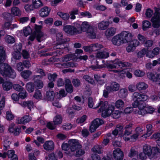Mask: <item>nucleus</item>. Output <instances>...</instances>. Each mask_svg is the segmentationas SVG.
<instances>
[{
  "label": "nucleus",
  "mask_w": 160,
  "mask_h": 160,
  "mask_svg": "<svg viewBox=\"0 0 160 160\" xmlns=\"http://www.w3.org/2000/svg\"><path fill=\"white\" fill-rule=\"evenodd\" d=\"M136 87L139 91H141L147 89L148 87V85L144 82H141L137 84Z\"/></svg>",
  "instance_id": "nucleus-29"
},
{
  "label": "nucleus",
  "mask_w": 160,
  "mask_h": 160,
  "mask_svg": "<svg viewBox=\"0 0 160 160\" xmlns=\"http://www.w3.org/2000/svg\"><path fill=\"white\" fill-rule=\"evenodd\" d=\"M72 55L67 54L63 58H62V60L63 62H68L72 59Z\"/></svg>",
  "instance_id": "nucleus-60"
},
{
  "label": "nucleus",
  "mask_w": 160,
  "mask_h": 160,
  "mask_svg": "<svg viewBox=\"0 0 160 160\" xmlns=\"http://www.w3.org/2000/svg\"><path fill=\"white\" fill-rule=\"evenodd\" d=\"M65 68H68L69 67H76L77 66L76 63L74 62H67L64 63V65Z\"/></svg>",
  "instance_id": "nucleus-38"
},
{
  "label": "nucleus",
  "mask_w": 160,
  "mask_h": 160,
  "mask_svg": "<svg viewBox=\"0 0 160 160\" xmlns=\"http://www.w3.org/2000/svg\"><path fill=\"white\" fill-rule=\"evenodd\" d=\"M143 151L146 154L148 157L150 156L152 154V148L150 146L145 145L143 146Z\"/></svg>",
  "instance_id": "nucleus-24"
},
{
  "label": "nucleus",
  "mask_w": 160,
  "mask_h": 160,
  "mask_svg": "<svg viewBox=\"0 0 160 160\" xmlns=\"http://www.w3.org/2000/svg\"><path fill=\"white\" fill-rule=\"evenodd\" d=\"M13 88L15 90L18 92L21 91L23 89V88L18 84L14 85L13 86Z\"/></svg>",
  "instance_id": "nucleus-63"
},
{
  "label": "nucleus",
  "mask_w": 160,
  "mask_h": 160,
  "mask_svg": "<svg viewBox=\"0 0 160 160\" xmlns=\"http://www.w3.org/2000/svg\"><path fill=\"white\" fill-rule=\"evenodd\" d=\"M153 43V42L152 40H148L145 41L143 44L144 46L145 47H147L148 49L149 47H151Z\"/></svg>",
  "instance_id": "nucleus-58"
},
{
  "label": "nucleus",
  "mask_w": 160,
  "mask_h": 160,
  "mask_svg": "<svg viewBox=\"0 0 160 160\" xmlns=\"http://www.w3.org/2000/svg\"><path fill=\"white\" fill-rule=\"evenodd\" d=\"M153 14V11L150 8H148L146 10L145 12V15L147 18H150L151 17Z\"/></svg>",
  "instance_id": "nucleus-61"
},
{
  "label": "nucleus",
  "mask_w": 160,
  "mask_h": 160,
  "mask_svg": "<svg viewBox=\"0 0 160 160\" xmlns=\"http://www.w3.org/2000/svg\"><path fill=\"white\" fill-rule=\"evenodd\" d=\"M2 86L4 90L8 91L12 88V85L11 82L6 81L3 83Z\"/></svg>",
  "instance_id": "nucleus-30"
},
{
  "label": "nucleus",
  "mask_w": 160,
  "mask_h": 160,
  "mask_svg": "<svg viewBox=\"0 0 160 160\" xmlns=\"http://www.w3.org/2000/svg\"><path fill=\"white\" fill-rule=\"evenodd\" d=\"M120 88L119 84L116 82H112L110 86H107L106 88L109 92L116 91L118 90Z\"/></svg>",
  "instance_id": "nucleus-12"
},
{
  "label": "nucleus",
  "mask_w": 160,
  "mask_h": 160,
  "mask_svg": "<svg viewBox=\"0 0 160 160\" xmlns=\"http://www.w3.org/2000/svg\"><path fill=\"white\" fill-rule=\"evenodd\" d=\"M132 124L131 123L126 125L124 128L125 131L123 135L128 136L131 134L132 132Z\"/></svg>",
  "instance_id": "nucleus-18"
},
{
  "label": "nucleus",
  "mask_w": 160,
  "mask_h": 160,
  "mask_svg": "<svg viewBox=\"0 0 160 160\" xmlns=\"http://www.w3.org/2000/svg\"><path fill=\"white\" fill-rule=\"evenodd\" d=\"M50 10V9L48 7L45 6L40 9L38 12V13L41 17H46L49 15Z\"/></svg>",
  "instance_id": "nucleus-13"
},
{
  "label": "nucleus",
  "mask_w": 160,
  "mask_h": 160,
  "mask_svg": "<svg viewBox=\"0 0 160 160\" xmlns=\"http://www.w3.org/2000/svg\"><path fill=\"white\" fill-rule=\"evenodd\" d=\"M120 33L114 36L112 39V43L115 45L119 46L123 44Z\"/></svg>",
  "instance_id": "nucleus-15"
},
{
  "label": "nucleus",
  "mask_w": 160,
  "mask_h": 160,
  "mask_svg": "<svg viewBox=\"0 0 160 160\" xmlns=\"http://www.w3.org/2000/svg\"><path fill=\"white\" fill-rule=\"evenodd\" d=\"M147 51V49L143 48L139 51L137 54L138 57L140 58L143 57L146 53Z\"/></svg>",
  "instance_id": "nucleus-49"
},
{
  "label": "nucleus",
  "mask_w": 160,
  "mask_h": 160,
  "mask_svg": "<svg viewBox=\"0 0 160 160\" xmlns=\"http://www.w3.org/2000/svg\"><path fill=\"white\" fill-rule=\"evenodd\" d=\"M116 31V28L114 27L108 28L105 31V34L107 37L112 36L115 34Z\"/></svg>",
  "instance_id": "nucleus-22"
},
{
  "label": "nucleus",
  "mask_w": 160,
  "mask_h": 160,
  "mask_svg": "<svg viewBox=\"0 0 160 160\" xmlns=\"http://www.w3.org/2000/svg\"><path fill=\"white\" fill-rule=\"evenodd\" d=\"M11 12L12 14L16 16H20L21 14V12L17 7H13L11 9Z\"/></svg>",
  "instance_id": "nucleus-36"
},
{
  "label": "nucleus",
  "mask_w": 160,
  "mask_h": 160,
  "mask_svg": "<svg viewBox=\"0 0 160 160\" xmlns=\"http://www.w3.org/2000/svg\"><path fill=\"white\" fill-rule=\"evenodd\" d=\"M6 42L12 44L15 42L14 38L10 35H8L5 38Z\"/></svg>",
  "instance_id": "nucleus-54"
},
{
  "label": "nucleus",
  "mask_w": 160,
  "mask_h": 160,
  "mask_svg": "<svg viewBox=\"0 0 160 160\" xmlns=\"http://www.w3.org/2000/svg\"><path fill=\"white\" fill-rule=\"evenodd\" d=\"M148 78L152 81L154 82H158L157 79V74L155 75L154 74L151 73H148L147 74Z\"/></svg>",
  "instance_id": "nucleus-44"
},
{
  "label": "nucleus",
  "mask_w": 160,
  "mask_h": 160,
  "mask_svg": "<svg viewBox=\"0 0 160 160\" xmlns=\"http://www.w3.org/2000/svg\"><path fill=\"white\" fill-rule=\"evenodd\" d=\"M32 3L34 8L37 9L43 6L40 0H32Z\"/></svg>",
  "instance_id": "nucleus-32"
},
{
  "label": "nucleus",
  "mask_w": 160,
  "mask_h": 160,
  "mask_svg": "<svg viewBox=\"0 0 160 160\" xmlns=\"http://www.w3.org/2000/svg\"><path fill=\"white\" fill-rule=\"evenodd\" d=\"M83 78L88 82L92 84H95V82L93 79L87 75H85L83 77Z\"/></svg>",
  "instance_id": "nucleus-46"
},
{
  "label": "nucleus",
  "mask_w": 160,
  "mask_h": 160,
  "mask_svg": "<svg viewBox=\"0 0 160 160\" xmlns=\"http://www.w3.org/2000/svg\"><path fill=\"white\" fill-rule=\"evenodd\" d=\"M35 85L36 87L39 88H42L43 86V84L42 81L40 80H37L35 82Z\"/></svg>",
  "instance_id": "nucleus-55"
},
{
  "label": "nucleus",
  "mask_w": 160,
  "mask_h": 160,
  "mask_svg": "<svg viewBox=\"0 0 160 160\" xmlns=\"http://www.w3.org/2000/svg\"><path fill=\"white\" fill-rule=\"evenodd\" d=\"M31 118L28 115L24 116L20 120H17V122L18 124H25L31 120Z\"/></svg>",
  "instance_id": "nucleus-21"
},
{
  "label": "nucleus",
  "mask_w": 160,
  "mask_h": 160,
  "mask_svg": "<svg viewBox=\"0 0 160 160\" xmlns=\"http://www.w3.org/2000/svg\"><path fill=\"white\" fill-rule=\"evenodd\" d=\"M124 105V102L121 99L118 100L116 102L115 106L117 108H121Z\"/></svg>",
  "instance_id": "nucleus-45"
},
{
  "label": "nucleus",
  "mask_w": 160,
  "mask_h": 160,
  "mask_svg": "<svg viewBox=\"0 0 160 160\" xmlns=\"http://www.w3.org/2000/svg\"><path fill=\"white\" fill-rule=\"evenodd\" d=\"M109 53L104 51H98L97 53V57L99 58H106L108 57Z\"/></svg>",
  "instance_id": "nucleus-23"
},
{
  "label": "nucleus",
  "mask_w": 160,
  "mask_h": 160,
  "mask_svg": "<svg viewBox=\"0 0 160 160\" xmlns=\"http://www.w3.org/2000/svg\"><path fill=\"white\" fill-rule=\"evenodd\" d=\"M112 117L115 119H117L119 118L120 116V114L119 111L116 110L115 111H112L111 113Z\"/></svg>",
  "instance_id": "nucleus-59"
},
{
  "label": "nucleus",
  "mask_w": 160,
  "mask_h": 160,
  "mask_svg": "<svg viewBox=\"0 0 160 160\" xmlns=\"http://www.w3.org/2000/svg\"><path fill=\"white\" fill-rule=\"evenodd\" d=\"M127 90L126 89H121L119 91V94L122 98H125L127 95Z\"/></svg>",
  "instance_id": "nucleus-48"
},
{
  "label": "nucleus",
  "mask_w": 160,
  "mask_h": 160,
  "mask_svg": "<svg viewBox=\"0 0 160 160\" xmlns=\"http://www.w3.org/2000/svg\"><path fill=\"white\" fill-rule=\"evenodd\" d=\"M78 11L77 9H73L72 10L69 12L70 15L71 16L70 18L72 19H74L75 18V15L78 14Z\"/></svg>",
  "instance_id": "nucleus-50"
},
{
  "label": "nucleus",
  "mask_w": 160,
  "mask_h": 160,
  "mask_svg": "<svg viewBox=\"0 0 160 160\" xmlns=\"http://www.w3.org/2000/svg\"><path fill=\"white\" fill-rule=\"evenodd\" d=\"M54 93L52 91H48L46 92L45 97V99L48 101H52L53 100L54 97Z\"/></svg>",
  "instance_id": "nucleus-25"
},
{
  "label": "nucleus",
  "mask_w": 160,
  "mask_h": 160,
  "mask_svg": "<svg viewBox=\"0 0 160 160\" xmlns=\"http://www.w3.org/2000/svg\"><path fill=\"white\" fill-rule=\"evenodd\" d=\"M14 151L13 150H8L7 154L9 158H11V160H18V158L16 154H14Z\"/></svg>",
  "instance_id": "nucleus-28"
},
{
  "label": "nucleus",
  "mask_w": 160,
  "mask_h": 160,
  "mask_svg": "<svg viewBox=\"0 0 160 160\" xmlns=\"http://www.w3.org/2000/svg\"><path fill=\"white\" fill-rule=\"evenodd\" d=\"M78 27L81 32H86L89 38L92 39L95 38L96 37L95 30L92 26L90 25L88 22H84L80 26Z\"/></svg>",
  "instance_id": "nucleus-3"
},
{
  "label": "nucleus",
  "mask_w": 160,
  "mask_h": 160,
  "mask_svg": "<svg viewBox=\"0 0 160 160\" xmlns=\"http://www.w3.org/2000/svg\"><path fill=\"white\" fill-rule=\"evenodd\" d=\"M22 105L23 107H27L29 109L31 110V108L33 107V103L32 101H29L23 102Z\"/></svg>",
  "instance_id": "nucleus-43"
},
{
  "label": "nucleus",
  "mask_w": 160,
  "mask_h": 160,
  "mask_svg": "<svg viewBox=\"0 0 160 160\" xmlns=\"http://www.w3.org/2000/svg\"><path fill=\"white\" fill-rule=\"evenodd\" d=\"M101 106L100 108L98 110V113L102 112V116L105 118L110 116L114 109V107L112 105H108L107 102H100L98 106Z\"/></svg>",
  "instance_id": "nucleus-1"
},
{
  "label": "nucleus",
  "mask_w": 160,
  "mask_h": 160,
  "mask_svg": "<svg viewBox=\"0 0 160 160\" xmlns=\"http://www.w3.org/2000/svg\"><path fill=\"white\" fill-rule=\"evenodd\" d=\"M5 51L3 50V47L0 46V64L3 63L5 59Z\"/></svg>",
  "instance_id": "nucleus-26"
},
{
  "label": "nucleus",
  "mask_w": 160,
  "mask_h": 160,
  "mask_svg": "<svg viewBox=\"0 0 160 160\" xmlns=\"http://www.w3.org/2000/svg\"><path fill=\"white\" fill-rule=\"evenodd\" d=\"M94 78L97 82L100 85H102L105 83V81L98 74L94 75Z\"/></svg>",
  "instance_id": "nucleus-31"
},
{
  "label": "nucleus",
  "mask_w": 160,
  "mask_h": 160,
  "mask_svg": "<svg viewBox=\"0 0 160 160\" xmlns=\"http://www.w3.org/2000/svg\"><path fill=\"white\" fill-rule=\"evenodd\" d=\"M102 147L100 145H96L92 149V150L95 154H101L102 152Z\"/></svg>",
  "instance_id": "nucleus-34"
},
{
  "label": "nucleus",
  "mask_w": 160,
  "mask_h": 160,
  "mask_svg": "<svg viewBox=\"0 0 160 160\" xmlns=\"http://www.w3.org/2000/svg\"><path fill=\"white\" fill-rule=\"evenodd\" d=\"M35 28L34 35L36 36L37 40L39 42H41L47 38V35L41 31V26L36 25Z\"/></svg>",
  "instance_id": "nucleus-7"
},
{
  "label": "nucleus",
  "mask_w": 160,
  "mask_h": 160,
  "mask_svg": "<svg viewBox=\"0 0 160 160\" xmlns=\"http://www.w3.org/2000/svg\"><path fill=\"white\" fill-rule=\"evenodd\" d=\"M26 89L29 92H32L35 88L34 84L32 82H29L27 83L26 85Z\"/></svg>",
  "instance_id": "nucleus-33"
},
{
  "label": "nucleus",
  "mask_w": 160,
  "mask_h": 160,
  "mask_svg": "<svg viewBox=\"0 0 160 160\" xmlns=\"http://www.w3.org/2000/svg\"><path fill=\"white\" fill-rule=\"evenodd\" d=\"M32 74V72L29 70L24 71L22 72L21 73L22 77L25 79H26L28 78Z\"/></svg>",
  "instance_id": "nucleus-37"
},
{
  "label": "nucleus",
  "mask_w": 160,
  "mask_h": 160,
  "mask_svg": "<svg viewBox=\"0 0 160 160\" xmlns=\"http://www.w3.org/2000/svg\"><path fill=\"white\" fill-rule=\"evenodd\" d=\"M69 41V38H64L63 40L61 41H59L57 44L54 46V48L56 49H63L66 48V47L64 45V44L67 42Z\"/></svg>",
  "instance_id": "nucleus-16"
},
{
  "label": "nucleus",
  "mask_w": 160,
  "mask_h": 160,
  "mask_svg": "<svg viewBox=\"0 0 160 160\" xmlns=\"http://www.w3.org/2000/svg\"><path fill=\"white\" fill-rule=\"evenodd\" d=\"M68 143L70 150V151H68V153H70V151L73 152L77 150L78 149L80 148L81 147V145L79 144L78 141L75 139L69 140Z\"/></svg>",
  "instance_id": "nucleus-8"
},
{
  "label": "nucleus",
  "mask_w": 160,
  "mask_h": 160,
  "mask_svg": "<svg viewBox=\"0 0 160 160\" xmlns=\"http://www.w3.org/2000/svg\"><path fill=\"white\" fill-rule=\"evenodd\" d=\"M152 154L154 156L156 153H160V145H158V146L152 147Z\"/></svg>",
  "instance_id": "nucleus-51"
},
{
  "label": "nucleus",
  "mask_w": 160,
  "mask_h": 160,
  "mask_svg": "<svg viewBox=\"0 0 160 160\" xmlns=\"http://www.w3.org/2000/svg\"><path fill=\"white\" fill-rule=\"evenodd\" d=\"M104 123L103 120L101 119L97 118L95 119L91 123L89 130L91 132H93L100 125Z\"/></svg>",
  "instance_id": "nucleus-9"
},
{
  "label": "nucleus",
  "mask_w": 160,
  "mask_h": 160,
  "mask_svg": "<svg viewBox=\"0 0 160 160\" xmlns=\"http://www.w3.org/2000/svg\"><path fill=\"white\" fill-rule=\"evenodd\" d=\"M116 66H117L116 68H122L124 67H128L130 65V63L128 62H122L120 61H115Z\"/></svg>",
  "instance_id": "nucleus-27"
},
{
  "label": "nucleus",
  "mask_w": 160,
  "mask_h": 160,
  "mask_svg": "<svg viewBox=\"0 0 160 160\" xmlns=\"http://www.w3.org/2000/svg\"><path fill=\"white\" fill-rule=\"evenodd\" d=\"M120 34L123 43H128L132 40V36L131 33L124 31L122 32Z\"/></svg>",
  "instance_id": "nucleus-10"
},
{
  "label": "nucleus",
  "mask_w": 160,
  "mask_h": 160,
  "mask_svg": "<svg viewBox=\"0 0 160 160\" xmlns=\"http://www.w3.org/2000/svg\"><path fill=\"white\" fill-rule=\"evenodd\" d=\"M33 97L37 99H41L42 98V95L40 90L37 89L33 95Z\"/></svg>",
  "instance_id": "nucleus-42"
},
{
  "label": "nucleus",
  "mask_w": 160,
  "mask_h": 160,
  "mask_svg": "<svg viewBox=\"0 0 160 160\" xmlns=\"http://www.w3.org/2000/svg\"><path fill=\"white\" fill-rule=\"evenodd\" d=\"M151 23L148 21L145 20L142 22V28L144 31H145L148 28L151 27Z\"/></svg>",
  "instance_id": "nucleus-39"
},
{
  "label": "nucleus",
  "mask_w": 160,
  "mask_h": 160,
  "mask_svg": "<svg viewBox=\"0 0 160 160\" xmlns=\"http://www.w3.org/2000/svg\"><path fill=\"white\" fill-rule=\"evenodd\" d=\"M57 15L65 20H68L70 17L69 15L68 14L63 13L62 12H58Z\"/></svg>",
  "instance_id": "nucleus-40"
},
{
  "label": "nucleus",
  "mask_w": 160,
  "mask_h": 160,
  "mask_svg": "<svg viewBox=\"0 0 160 160\" xmlns=\"http://www.w3.org/2000/svg\"><path fill=\"white\" fill-rule=\"evenodd\" d=\"M23 32L24 35L27 36L32 33V31L30 26H28L25 28L23 30Z\"/></svg>",
  "instance_id": "nucleus-53"
},
{
  "label": "nucleus",
  "mask_w": 160,
  "mask_h": 160,
  "mask_svg": "<svg viewBox=\"0 0 160 160\" xmlns=\"http://www.w3.org/2000/svg\"><path fill=\"white\" fill-rule=\"evenodd\" d=\"M138 152L136 151L134 148H132L128 154V156L130 157H132L138 155Z\"/></svg>",
  "instance_id": "nucleus-56"
},
{
  "label": "nucleus",
  "mask_w": 160,
  "mask_h": 160,
  "mask_svg": "<svg viewBox=\"0 0 160 160\" xmlns=\"http://www.w3.org/2000/svg\"><path fill=\"white\" fill-rule=\"evenodd\" d=\"M124 129L123 126L119 124L117 125L115 129L112 131V133L114 135L116 136L119 133V135H123V131Z\"/></svg>",
  "instance_id": "nucleus-20"
},
{
  "label": "nucleus",
  "mask_w": 160,
  "mask_h": 160,
  "mask_svg": "<svg viewBox=\"0 0 160 160\" xmlns=\"http://www.w3.org/2000/svg\"><path fill=\"white\" fill-rule=\"evenodd\" d=\"M57 75L56 73L52 74L49 73L48 74V78L49 80L52 82L54 81L57 78Z\"/></svg>",
  "instance_id": "nucleus-52"
},
{
  "label": "nucleus",
  "mask_w": 160,
  "mask_h": 160,
  "mask_svg": "<svg viewBox=\"0 0 160 160\" xmlns=\"http://www.w3.org/2000/svg\"><path fill=\"white\" fill-rule=\"evenodd\" d=\"M139 44V42L137 40H133L128 43V45L126 48L127 51L130 52L133 51L135 48Z\"/></svg>",
  "instance_id": "nucleus-11"
},
{
  "label": "nucleus",
  "mask_w": 160,
  "mask_h": 160,
  "mask_svg": "<svg viewBox=\"0 0 160 160\" xmlns=\"http://www.w3.org/2000/svg\"><path fill=\"white\" fill-rule=\"evenodd\" d=\"M110 24L109 21H102L98 23V28L100 30H105L108 28Z\"/></svg>",
  "instance_id": "nucleus-17"
},
{
  "label": "nucleus",
  "mask_w": 160,
  "mask_h": 160,
  "mask_svg": "<svg viewBox=\"0 0 160 160\" xmlns=\"http://www.w3.org/2000/svg\"><path fill=\"white\" fill-rule=\"evenodd\" d=\"M36 70L37 72L39 73L40 75H36L34 76L35 78H41L42 77L46 75L45 72L42 69L37 68L36 69Z\"/></svg>",
  "instance_id": "nucleus-35"
},
{
  "label": "nucleus",
  "mask_w": 160,
  "mask_h": 160,
  "mask_svg": "<svg viewBox=\"0 0 160 160\" xmlns=\"http://www.w3.org/2000/svg\"><path fill=\"white\" fill-rule=\"evenodd\" d=\"M63 29L66 33L71 35L81 33V31L79 28L72 25H67L64 26Z\"/></svg>",
  "instance_id": "nucleus-6"
},
{
  "label": "nucleus",
  "mask_w": 160,
  "mask_h": 160,
  "mask_svg": "<svg viewBox=\"0 0 160 160\" xmlns=\"http://www.w3.org/2000/svg\"><path fill=\"white\" fill-rule=\"evenodd\" d=\"M133 100H135L132 103L133 108H136L138 107V108L144 107V105H140L138 101H144L148 98V96L145 94H142L138 92H134L132 96Z\"/></svg>",
  "instance_id": "nucleus-4"
},
{
  "label": "nucleus",
  "mask_w": 160,
  "mask_h": 160,
  "mask_svg": "<svg viewBox=\"0 0 160 160\" xmlns=\"http://www.w3.org/2000/svg\"><path fill=\"white\" fill-rule=\"evenodd\" d=\"M72 82L76 87L79 86L80 84V81L78 79H73L72 81Z\"/></svg>",
  "instance_id": "nucleus-64"
},
{
  "label": "nucleus",
  "mask_w": 160,
  "mask_h": 160,
  "mask_svg": "<svg viewBox=\"0 0 160 160\" xmlns=\"http://www.w3.org/2000/svg\"><path fill=\"white\" fill-rule=\"evenodd\" d=\"M113 156L117 160H123V153L119 148H118L113 151Z\"/></svg>",
  "instance_id": "nucleus-14"
},
{
  "label": "nucleus",
  "mask_w": 160,
  "mask_h": 160,
  "mask_svg": "<svg viewBox=\"0 0 160 160\" xmlns=\"http://www.w3.org/2000/svg\"><path fill=\"white\" fill-rule=\"evenodd\" d=\"M43 146L44 149L46 150L51 151L54 149V144L52 141H47L45 143Z\"/></svg>",
  "instance_id": "nucleus-19"
},
{
  "label": "nucleus",
  "mask_w": 160,
  "mask_h": 160,
  "mask_svg": "<svg viewBox=\"0 0 160 160\" xmlns=\"http://www.w3.org/2000/svg\"><path fill=\"white\" fill-rule=\"evenodd\" d=\"M62 121V117L60 115H57L54 118L53 122L54 124L57 125L61 124Z\"/></svg>",
  "instance_id": "nucleus-41"
},
{
  "label": "nucleus",
  "mask_w": 160,
  "mask_h": 160,
  "mask_svg": "<svg viewBox=\"0 0 160 160\" xmlns=\"http://www.w3.org/2000/svg\"><path fill=\"white\" fill-rule=\"evenodd\" d=\"M3 16L4 19H5L7 20H11L12 17L11 14L7 12H5L3 13Z\"/></svg>",
  "instance_id": "nucleus-62"
},
{
  "label": "nucleus",
  "mask_w": 160,
  "mask_h": 160,
  "mask_svg": "<svg viewBox=\"0 0 160 160\" xmlns=\"http://www.w3.org/2000/svg\"><path fill=\"white\" fill-rule=\"evenodd\" d=\"M0 73L5 77L14 78L16 76L14 70L8 64L4 63L0 64Z\"/></svg>",
  "instance_id": "nucleus-2"
},
{
  "label": "nucleus",
  "mask_w": 160,
  "mask_h": 160,
  "mask_svg": "<svg viewBox=\"0 0 160 160\" xmlns=\"http://www.w3.org/2000/svg\"><path fill=\"white\" fill-rule=\"evenodd\" d=\"M155 12L154 16L151 19L152 26L154 28H158L160 27V9L154 8Z\"/></svg>",
  "instance_id": "nucleus-5"
},
{
  "label": "nucleus",
  "mask_w": 160,
  "mask_h": 160,
  "mask_svg": "<svg viewBox=\"0 0 160 160\" xmlns=\"http://www.w3.org/2000/svg\"><path fill=\"white\" fill-rule=\"evenodd\" d=\"M152 128V125L148 124L147 125L146 128L147 129V132L146 134L144 135L145 137H148L152 133L151 130Z\"/></svg>",
  "instance_id": "nucleus-47"
},
{
  "label": "nucleus",
  "mask_w": 160,
  "mask_h": 160,
  "mask_svg": "<svg viewBox=\"0 0 160 160\" xmlns=\"http://www.w3.org/2000/svg\"><path fill=\"white\" fill-rule=\"evenodd\" d=\"M13 57L16 59H19L21 57V54L19 52L14 51L12 54Z\"/></svg>",
  "instance_id": "nucleus-57"
}]
</instances>
